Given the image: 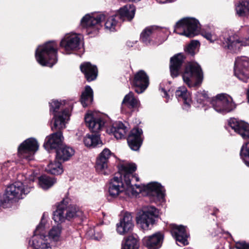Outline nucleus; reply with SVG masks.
<instances>
[{"label": "nucleus", "mask_w": 249, "mask_h": 249, "mask_svg": "<svg viewBox=\"0 0 249 249\" xmlns=\"http://www.w3.org/2000/svg\"><path fill=\"white\" fill-rule=\"evenodd\" d=\"M234 75L241 81L247 82L249 79V58L238 57L234 63Z\"/></svg>", "instance_id": "obj_15"}, {"label": "nucleus", "mask_w": 249, "mask_h": 249, "mask_svg": "<svg viewBox=\"0 0 249 249\" xmlns=\"http://www.w3.org/2000/svg\"><path fill=\"white\" fill-rule=\"evenodd\" d=\"M225 33H230L229 31H225L219 33L215 29L213 28H206L202 30L201 34L202 36L205 38L211 43L216 42L220 44L223 48L227 49V47L225 46L222 40L223 35Z\"/></svg>", "instance_id": "obj_19"}, {"label": "nucleus", "mask_w": 249, "mask_h": 249, "mask_svg": "<svg viewBox=\"0 0 249 249\" xmlns=\"http://www.w3.org/2000/svg\"><path fill=\"white\" fill-rule=\"evenodd\" d=\"M80 69L88 81H93L96 78L98 71L96 66L92 65L89 62H85L80 65Z\"/></svg>", "instance_id": "obj_30"}, {"label": "nucleus", "mask_w": 249, "mask_h": 249, "mask_svg": "<svg viewBox=\"0 0 249 249\" xmlns=\"http://www.w3.org/2000/svg\"><path fill=\"white\" fill-rule=\"evenodd\" d=\"M134 227L132 216L129 213H125L116 225V231L120 235H124L131 232Z\"/></svg>", "instance_id": "obj_20"}, {"label": "nucleus", "mask_w": 249, "mask_h": 249, "mask_svg": "<svg viewBox=\"0 0 249 249\" xmlns=\"http://www.w3.org/2000/svg\"><path fill=\"white\" fill-rule=\"evenodd\" d=\"M56 182L54 178H51L46 175H43L38 179L39 185L44 190H47L51 187Z\"/></svg>", "instance_id": "obj_38"}, {"label": "nucleus", "mask_w": 249, "mask_h": 249, "mask_svg": "<svg viewBox=\"0 0 249 249\" xmlns=\"http://www.w3.org/2000/svg\"><path fill=\"white\" fill-rule=\"evenodd\" d=\"M235 248L237 249H249V243L244 241H238L235 243Z\"/></svg>", "instance_id": "obj_46"}, {"label": "nucleus", "mask_w": 249, "mask_h": 249, "mask_svg": "<svg viewBox=\"0 0 249 249\" xmlns=\"http://www.w3.org/2000/svg\"><path fill=\"white\" fill-rule=\"evenodd\" d=\"M211 104L216 112L223 114L229 113L235 108L231 97L225 93L217 95L211 101Z\"/></svg>", "instance_id": "obj_10"}, {"label": "nucleus", "mask_w": 249, "mask_h": 249, "mask_svg": "<svg viewBox=\"0 0 249 249\" xmlns=\"http://www.w3.org/2000/svg\"><path fill=\"white\" fill-rule=\"evenodd\" d=\"M184 59L183 55L181 53L177 54L170 58V70L172 77H176L178 75Z\"/></svg>", "instance_id": "obj_26"}, {"label": "nucleus", "mask_w": 249, "mask_h": 249, "mask_svg": "<svg viewBox=\"0 0 249 249\" xmlns=\"http://www.w3.org/2000/svg\"><path fill=\"white\" fill-rule=\"evenodd\" d=\"M140 106V101L134 96V93L131 91L125 95L122 102V109L127 108L132 111L137 109Z\"/></svg>", "instance_id": "obj_29"}, {"label": "nucleus", "mask_w": 249, "mask_h": 249, "mask_svg": "<svg viewBox=\"0 0 249 249\" xmlns=\"http://www.w3.org/2000/svg\"><path fill=\"white\" fill-rule=\"evenodd\" d=\"M142 131L139 128H134L131 131L127 138V142L130 148L134 151L139 149L142 142Z\"/></svg>", "instance_id": "obj_23"}, {"label": "nucleus", "mask_w": 249, "mask_h": 249, "mask_svg": "<svg viewBox=\"0 0 249 249\" xmlns=\"http://www.w3.org/2000/svg\"><path fill=\"white\" fill-rule=\"evenodd\" d=\"M92 101L93 90L89 86H87L81 94V104L84 107H86L91 104Z\"/></svg>", "instance_id": "obj_37"}, {"label": "nucleus", "mask_w": 249, "mask_h": 249, "mask_svg": "<svg viewBox=\"0 0 249 249\" xmlns=\"http://www.w3.org/2000/svg\"><path fill=\"white\" fill-rule=\"evenodd\" d=\"M113 155V154L108 148H105L102 151L96 160L95 168L97 172L103 175L108 174V160Z\"/></svg>", "instance_id": "obj_17"}, {"label": "nucleus", "mask_w": 249, "mask_h": 249, "mask_svg": "<svg viewBox=\"0 0 249 249\" xmlns=\"http://www.w3.org/2000/svg\"><path fill=\"white\" fill-rule=\"evenodd\" d=\"M74 149L71 147L62 146L56 150V159L63 161L68 160L74 154Z\"/></svg>", "instance_id": "obj_32"}, {"label": "nucleus", "mask_w": 249, "mask_h": 249, "mask_svg": "<svg viewBox=\"0 0 249 249\" xmlns=\"http://www.w3.org/2000/svg\"><path fill=\"white\" fill-rule=\"evenodd\" d=\"M240 157L245 164L249 167V142L242 146L240 151Z\"/></svg>", "instance_id": "obj_43"}, {"label": "nucleus", "mask_w": 249, "mask_h": 249, "mask_svg": "<svg viewBox=\"0 0 249 249\" xmlns=\"http://www.w3.org/2000/svg\"><path fill=\"white\" fill-rule=\"evenodd\" d=\"M159 215V210L154 206L144 207L137 217V222L144 230H148L150 226L155 221V218Z\"/></svg>", "instance_id": "obj_12"}, {"label": "nucleus", "mask_w": 249, "mask_h": 249, "mask_svg": "<svg viewBox=\"0 0 249 249\" xmlns=\"http://www.w3.org/2000/svg\"><path fill=\"white\" fill-rule=\"evenodd\" d=\"M83 141L85 146L89 147H95L102 144L99 136L96 134L86 135Z\"/></svg>", "instance_id": "obj_36"}, {"label": "nucleus", "mask_w": 249, "mask_h": 249, "mask_svg": "<svg viewBox=\"0 0 249 249\" xmlns=\"http://www.w3.org/2000/svg\"><path fill=\"white\" fill-rule=\"evenodd\" d=\"M105 17L102 13L88 14L81 19L80 24L82 28L87 30L88 34H95L102 27L101 22Z\"/></svg>", "instance_id": "obj_9"}, {"label": "nucleus", "mask_w": 249, "mask_h": 249, "mask_svg": "<svg viewBox=\"0 0 249 249\" xmlns=\"http://www.w3.org/2000/svg\"><path fill=\"white\" fill-rule=\"evenodd\" d=\"M106 131L109 134L113 135L117 139H121L124 138L127 128L123 123L116 122L107 127Z\"/></svg>", "instance_id": "obj_25"}, {"label": "nucleus", "mask_w": 249, "mask_h": 249, "mask_svg": "<svg viewBox=\"0 0 249 249\" xmlns=\"http://www.w3.org/2000/svg\"><path fill=\"white\" fill-rule=\"evenodd\" d=\"M133 85L135 91L140 94L142 93L149 85V78L142 70L139 71L135 75Z\"/></svg>", "instance_id": "obj_21"}, {"label": "nucleus", "mask_w": 249, "mask_h": 249, "mask_svg": "<svg viewBox=\"0 0 249 249\" xmlns=\"http://www.w3.org/2000/svg\"><path fill=\"white\" fill-rule=\"evenodd\" d=\"M175 0H156V1L160 3H165L167 2H171Z\"/></svg>", "instance_id": "obj_49"}, {"label": "nucleus", "mask_w": 249, "mask_h": 249, "mask_svg": "<svg viewBox=\"0 0 249 249\" xmlns=\"http://www.w3.org/2000/svg\"><path fill=\"white\" fill-rule=\"evenodd\" d=\"M200 28V24L197 19L192 18H185L176 23L174 31L178 34L193 37L199 34Z\"/></svg>", "instance_id": "obj_7"}, {"label": "nucleus", "mask_w": 249, "mask_h": 249, "mask_svg": "<svg viewBox=\"0 0 249 249\" xmlns=\"http://www.w3.org/2000/svg\"><path fill=\"white\" fill-rule=\"evenodd\" d=\"M139 244L137 239L133 236L127 237L122 244V249H138Z\"/></svg>", "instance_id": "obj_42"}, {"label": "nucleus", "mask_w": 249, "mask_h": 249, "mask_svg": "<svg viewBox=\"0 0 249 249\" xmlns=\"http://www.w3.org/2000/svg\"><path fill=\"white\" fill-rule=\"evenodd\" d=\"M63 136L61 131L53 133L46 137L43 145L45 149L48 151L52 149H59L62 143Z\"/></svg>", "instance_id": "obj_22"}, {"label": "nucleus", "mask_w": 249, "mask_h": 249, "mask_svg": "<svg viewBox=\"0 0 249 249\" xmlns=\"http://www.w3.org/2000/svg\"><path fill=\"white\" fill-rule=\"evenodd\" d=\"M56 159L53 161H51L45 168L46 171L51 174L58 175L63 172L62 164L57 161Z\"/></svg>", "instance_id": "obj_35"}, {"label": "nucleus", "mask_w": 249, "mask_h": 249, "mask_svg": "<svg viewBox=\"0 0 249 249\" xmlns=\"http://www.w3.org/2000/svg\"><path fill=\"white\" fill-rule=\"evenodd\" d=\"M135 10V7L133 5H126L120 8L118 13L116 15L119 17V19L121 20L130 21L134 18Z\"/></svg>", "instance_id": "obj_31"}, {"label": "nucleus", "mask_w": 249, "mask_h": 249, "mask_svg": "<svg viewBox=\"0 0 249 249\" xmlns=\"http://www.w3.org/2000/svg\"><path fill=\"white\" fill-rule=\"evenodd\" d=\"M86 125L90 131L97 133L99 132L106 124L104 118L95 112L89 111L85 116Z\"/></svg>", "instance_id": "obj_16"}, {"label": "nucleus", "mask_w": 249, "mask_h": 249, "mask_svg": "<svg viewBox=\"0 0 249 249\" xmlns=\"http://www.w3.org/2000/svg\"><path fill=\"white\" fill-rule=\"evenodd\" d=\"M62 227L60 225L53 226L48 233L50 240L54 242H58L61 239Z\"/></svg>", "instance_id": "obj_40"}, {"label": "nucleus", "mask_w": 249, "mask_h": 249, "mask_svg": "<svg viewBox=\"0 0 249 249\" xmlns=\"http://www.w3.org/2000/svg\"><path fill=\"white\" fill-rule=\"evenodd\" d=\"M182 78L184 82L189 87L199 86L202 82L203 75L199 64L195 62L188 63L182 73Z\"/></svg>", "instance_id": "obj_6"}, {"label": "nucleus", "mask_w": 249, "mask_h": 249, "mask_svg": "<svg viewBox=\"0 0 249 249\" xmlns=\"http://www.w3.org/2000/svg\"><path fill=\"white\" fill-rule=\"evenodd\" d=\"M160 89L161 90L163 94H162V97L165 98L167 99V102L170 98V96L168 95L167 91L165 90L163 88H161V86H160Z\"/></svg>", "instance_id": "obj_47"}, {"label": "nucleus", "mask_w": 249, "mask_h": 249, "mask_svg": "<svg viewBox=\"0 0 249 249\" xmlns=\"http://www.w3.org/2000/svg\"><path fill=\"white\" fill-rule=\"evenodd\" d=\"M29 179H30V180L32 181H34V180L35 179V176L31 175Z\"/></svg>", "instance_id": "obj_50"}, {"label": "nucleus", "mask_w": 249, "mask_h": 249, "mask_svg": "<svg viewBox=\"0 0 249 249\" xmlns=\"http://www.w3.org/2000/svg\"><path fill=\"white\" fill-rule=\"evenodd\" d=\"M199 45V42L197 40L192 41L186 47L185 51L191 55H194L196 51L197 47Z\"/></svg>", "instance_id": "obj_45"}, {"label": "nucleus", "mask_w": 249, "mask_h": 249, "mask_svg": "<svg viewBox=\"0 0 249 249\" xmlns=\"http://www.w3.org/2000/svg\"><path fill=\"white\" fill-rule=\"evenodd\" d=\"M235 9L237 15L239 16H249V1L243 0L239 2L236 6Z\"/></svg>", "instance_id": "obj_39"}, {"label": "nucleus", "mask_w": 249, "mask_h": 249, "mask_svg": "<svg viewBox=\"0 0 249 249\" xmlns=\"http://www.w3.org/2000/svg\"><path fill=\"white\" fill-rule=\"evenodd\" d=\"M53 219L55 223L61 224L67 219L65 209V200H63L53 212Z\"/></svg>", "instance_id": "obj_34"}, {"label": "nucleus", "mask_w": 249, "mask_h": 249, "mask_svg": "<svg viewBox=\"0 0 249 249\" xmlns=\"http://www.w3.org/2000/svg\"><path fill=\"white\" fill-rule=\"evenodd\" d=\"M50 104V111L53 115V125L52 129L60 130L65 128L66 124L70 116V111L69 108H64L65 102L53 100Z\"/></svg>", "instance_id": "obj_4"}, {"label": "nucleus", "mask_w": 249, "mask_h": 249, "mask_svg": "<svg viewBox=\"0 0 249 249\" xmlns=\"http://www.w3.org/2000/svg\"><path fill=\"white\" fill-rule=\"evenodd\" d=\"M45 225L43 218L34 231V234L29 241V245L34 249H47L51 248L50 243L47 241L44 235Z\"/></svg>", "instance_id": "obj_11"}, {"label": "nucleus", "mask_w": 249, "mask_h": 249, "mask_svg": "<svg viewBox=\"0 0 249 249\" xmlns=\"http://www.w3.org/2000/svg\"><path fill=\"white\" fill-rule=\"evenodd\" d=\"M136 170L134 163H124L118 165V173L110 180L108 193L109 196L116 198L124 193L129 196H136L142 192H145L151 201L162 202L165 200V190L160 184L151 182L147 185H132L134 180H139V178L134 173Z\"/></svg>", "instance_id": "obj_1"}, {"label": "nucleus", "mask_w": 249, "mask_h": 249, "mask_svg": "<svg viewBox=\"0 0 249 249\" xmlns=\"http://www.w3.org/2000/svg\"><path fill=\"white\" fill-rule=\"evenodd\" d=\"M119 17L116 14L109 16L107 18L105 24L106 29L110 32L115 31V28L119 22Z\"/></svg>", "instance_id": "obj_41"}, {"label": "nucleus", "mask_w": 249, "mask_h": 249, "mask_svg": "<svg viewBox=\"0 0 249 249\" xmlns=\"http://www.w3.org/2000/svg\"><path fill=\"white\" fill-rule=\"evenodd\" d=\"M168 33L166 28L149 26L141 33V40L146 45L160 44L166 39Z\"/></svg>", "instance_id": "obj_5"}, {"label": "nucleus", "mask_w": 249, "mask_h": 249, "mask_svg": "<svg viewBox=\"0 0 249 249\" xmlns=\"http://www.w3.org/2000/svg\"><path fill=\"white\" fill-rule=\"evenodd\" d=\"M38 147L39 144L36 139L33 138L27 139L18 146V156L21 159H25L28 161L33 160Z\"/></svg>", "instance_id": "obj_14"}, {"label": "nucleus", "mask_w": 249, "mask_h": 249, "mask_svg": "<svg viewBox=\"0 0 249 249\" xmlns=\"http://www.w3.org/2000/svg\"><path fill=\"white\" fill-rule=\"evenodd\" d=\"M30 191V187H25L21 181H16L7 187L1 198V201L3 204L9 203L16 199H22Z\"/></svg>", "instance_id": "obj_8"}, {"label": "nucleus", "mask_w": 249, "mask_h": 249, "mask_svg": "<svg viewBox=\"0 0 249 249\" xmlns=\"http://www.w3.org/2000/svg\"><path fill=\"white\" fill-rule=\"evenodd\" d=\"M176 96L179 101L183 102V109L188 110L191 107L192 100L187 89L183 86L179 87L176 91Z\"/></svg>", "instance_id": "obj_28"}, {"label": "nucleus", "mask_w": 249, "mask_h": 249, "mask_svg": "<svg viewBox=\"0 0 249 249\" xmlns=\"http://www.w3.org/2000/svg\"><path fill=\"white\" fill-rule=\"evenodd\" d=\"M94 236L95 239L99 240L100 239H101V238L102 237V233H100V232H99L98 231H96V232H95Z\"/></svg>", "instance_id": "obj_48"}, {"label": "nucleus", "mask_w": 249, "mask_h": 249, "mask_svg": "<svg viewBox=\"0 0 249 249\" xmlns=\"http://www.w3.org/2000/svg\"><path fill=\"white\" fill-rule=\"evenodd\" d=\"M65 209L66 218L68 220L76 217L82 218L83 217V211L75 205L67 206V205L65 203Z\"/></svg>", "instance_id": "obj_33"}, {"label": "nucleus", "mask_w": 249, "mask_h": 249, "mask_svg": "<svg viewBox=\"0 0 249 249\" xmlns=\"http://www.w3.org/2000/svg\"><path fill=\"white\" fill-rule=\"evenodd\" d=\"M239 32L242 35L241 39L237 34L230 31V33H225L222 36L225 46L234 53L239 52L241 46H249V25L242 26Z\"/></svg>", "instance_id": "obj_3"}, {"label": "nucleus", "mask_w": 249, "mask_h": 249, "mask_svg": "<svg viewBox=\"0 0 249 249\" xmlns=\"http://www.w3.org/2000/svg\"><path fill=\"white\" fill-rule=\"evenodd\" d=\"M228 126L239 134L244 140L249 139V124L235 118H231L228 121Z\"/></svg>", "instance_id": "obj_18"}, {"label": "nucleus", "mask_w": 249, "mask_h": 249, "mask_svg": "<svg viewBox=\"0 0 249 249\" xmlns=\"http://www.w3.org/2000/svg\"><path fill=\"white\" fill-rule=\"evenodd\" d=\"M196 100L198 104L203 107L207 102H209L208 94L204 90L198 91L196 94Z\"/></svg>", "instance_id": "obj_44"}, {"label": "nucleus", "mask_w": 249, "mask_h": 249, "mask_svg": "<svg viewBox=\"0 0 249 249\" xmlns=\"http://www.w3.org/2000/svg\"><path fill=\"white\" fill-rule=\"evenodd\" d=\"M163 239V234L158 232L152 235L144 237L142 242L148 249H159L161 246Z\"/></svg>", "instance_id": "obj_24"}, {"label": "nucleus", "mask_w": 249, "mask_h": 249, "mask_svg": "<svg viewBox=\"0 0 249 249\" xmlns=\"http://www.w3.org/2000/svg\"><path fill=\"white\" fill-rule=\"evenodd\" d=\"M82 36L80 34L71 33L66 34L60 42V47L66 54H71L80 48Z\"/></svg>", "instance_id": "obj_13"}, {"label": "nucleus", "mask_w": 249, "mask_h": 249, "mask_svg": "<svg viewBox=\"0 0 249 249\" xmlns=\"http://www.w3.org/2000/svg\"><path fill=\"white\" fill-rule=\"evenodd\" d=\"M58 45L55 41H50L39 45L36 50L37 62L43 66L53 67L58 60Z\"/></svg>", "instance_id": "obj_2"}, {"label": "nucleus", "mask_w": 249, "mask_h": 249, "mask_svg": "<svg viewBox=\"0 0 249 249\" xmlns=\"http://www.w3.org/2000/svg\"><path fill=\"white\" fill-rule=\"evenodd\" d=\"M171 233L176 241L179 243V246H185L188 244L187 240L188 235L185 227L182 225H173L171 230Z\"/></svg>", "instance_id": "obj_27"}]
</instances>
